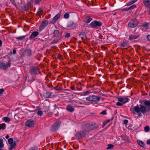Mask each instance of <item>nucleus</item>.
<instances>
[{
    "mask_svg": "<svg viewBox=\"0 0 150 150\" xmlns=\"http://www.w3.org/2000/svg\"><path fill=\"white\" fill-rule=\"evenodd\" d=\"M134 110L137 113V115L139 117L142 116V113L144 114L147 111V109L144 106L142 105H140L139 106L137 105L136 106L133 107Z\"/></svg>",
    "mask_w": 150,
    "mask_h": 150,
    "instance_id": "f257e3e1",
    "label": "nucleus"
},
{
    "mask_svg": "<svg viewBox=\"0 0 150 150\" xmlns=\"http://www.w3.org/2000/svg\"><path fill=\"white\" fill-rule=\"evenodd\" d=\"M97 128V125L95 123H89L86 124L85 126V131L89 132Z\"/></svg>",
    "mask_w": 150,
    "mask_h": 150,
    "instance_id": "f03ea898",
    "label": "nucleus"
},
{
    "mask_svg": "<svg viewBox=\"0 0 150 150\" xmlns=\"http://www.w3.org/2000/svg\"><path fill=\"white\" fill-rule=\"evenodd\" d=\"M117 99L118 102L116 103L117 106H122L124 104L128 102L129 100V98L126 97L118 98Z\"/></svg>",
    "mask_w": 150,
    "mask_h": 150,
    "instance_id": "7ed1b4c3",
    "label": "nucleus"
},
{
    "mask_svg": "<svg viewBox=\"0 0 150 150\" xmlns=\"http://www.w3.org/2000/svg\"><path fill=\"white\" fill-rule=\"evenodd\" d=\"M102 25V23L100 22L94 21L91 22L89 25L90 28H96L98 27L101 26Z\"/></svg>",
    "mask_w": 150,
    "mask_h": 150,
    "instance_id": "20e7f679",
    "label": "nucleus"
},
{
    "mask_svg": "<svg viewBox=\"0 0 150 150\" xmlns=\"http://www.w3.org/2000/svg\"><path fill=\"white\" fill-rule=\"evenodd\" d=\"M139 22L136 20H131L128 23V26L130 28H134L138 24Z\"/></svg>",
    "mask_w": 150,
    "mask_h": 150,
    "instance_id": "39448f33",
    "label": "nucleus"
},
{
    "mask_svg": "<svg viewBox=\"0 0 150 150\" xmlns=\"http://www.w3.org/2000/svg\"><path fill=\"white\" fill-rule=\"evenodd\" d=\"M11 65L10 61H8L6 64H5L3 62H0V69L5 70L7 68L10 67Z\"/></svg>",
    "mask_w": 150,
    "mask_h": 150,
    "instance_id": "423d86ee",
    "label": "nucleus"
},
{
    "mask_svg": "<svg viewBox=\"0 0 150 150\" xmlns=\"http://www.w3.org/2000/svg\"><path fill=\"white\" fill-rule=\"evenodd\" d=\"M61 124L60 122H56L52 126L51 128V130L52 132H55L59 127Z\"/></svg>",
    "mask_w": 150,
    "mask_h": 150,
    "instance_id": "0eeeda50",
    "label": "nucleus"
},
{
    "mask_svg": "<svg viewBox=\"0 0 150 150\" xmlns=\"http://www.w3.org/2000/svg\"><path fill=\"white\" fill-rule=\"evenodd\" d=\"M86 131H79L75 134V136L78 138H82L86 135Z\"/></svg>",
    "mask_w": 150,
    "mask_h": 150,
    "instance_id": "6e6552de",
    "label": "nucleus"
},
{
    "mask_svg": "<svg viewBox=\"0 0 150 150\" xmlns=\"http://www.w3.org/2000/svg\"><path fill=\"white\" fill-rule=\"evenodd\" d=\"M30 70L33 72L35 75L38 74L40 72L39 71L38 69L34 66L31 67H30Z\"/></svg>",
    "mask_w": 150,
    "mask_h": 150,
    "instance_id": "1a4fd4ad",
    "label": "nucleus"
},
{
    "mask_svg": "<svg viewBox=\"0 0 150 150\" xmlns=\"http://www.w3.org/2000/svg\"><path fill=\"white\" fill-rule=\"evenodd\" d=\"M25 124L26 126L28 127H32L34 125V122L33 120H28L26 121Z\"/></svg>",
    "mask_w": 150,
    "mask_h": 150,
    "instance_id": "9d476101",
    "label": "nucleus"
},
{
    "mask_svg": "<svg viewBox=\"0 0 150 150\" xmlns=\"http://www.w3.org/2000/svg\"><path fill=\"white\" fill-rule=\"evenodd\" d=\"M79 36L83 41H84L87 38L86 34L84 32H81L80 33Z\"/></svg>",
    "mask_w": 150,
    "mask_h": 150,
    "instance_id": "9b49d317",
    "label": "nucleus"
},
{
    "mask_svg": "<svg viewBox=\"0 0 150 150\" xmlns=\"http://www.w3.org/2000/svg\"><path fill=\"white\" fill-rule=\"evenodd\" d=\"M39 34V33L37 31L33 32L29 37V39L32 40L34 38Z\"/></svg>",
    "mask_w": 150,
    "mask_h": 150,
    "instance_id": "f8f14e48",
    "label": "nucleus"
},
{
    "mask_svg": "<svg viewBox=\"0 0 150 150\" xmlns=\"http://www.w3.org/2000/svg\"><path fill=\"white\" fill-rule=\"evenodd\" d=\"M13 141V139L12 138H10L8 140V143L11 145V146L12 147H14L16 145V142Z\"/></svg>",
    "mask_w": 150,
    "mask_h": 150,
    "instance_id": "ddd939ff",
    "label": "nucleus"
},
{
    "mask_svg": "<svg viewBox=\"0 0 150 150\" xmlns=\"http://www.w3.org/2000/svg\"><path fill=\"white\" fill-rule=\"evenodd\" d=\"M48 22L46 21L43 22L41 24L40 28L41 30L43 29L48 24Z\"/></svg>",
    "mask_w": 150,
    "mask_h": 150,
    "instance_id": "4468645a",
    "label": "nucleus"
},
{
    "mask_svg": "<svg viewBox=\"0 0 150 150\" xmlns=\"http://www.w3.org/2000/svg\"><path fill=\"white\" fill-rule=\"evenodd\" d=\"M143 3L145 7L147 8H150V1L149 0H143Z\"/></svg>",
    "mask_w": 150,
    "mask_h": 150,
    "instance_id": "2eb2a0df",
    "label": "nucleus"
},
{
    "mask_svg": "<svg viewBox=\"0 0 150 150\" xmlns=\"http://www.w3.org/2000/svg\"><path fill=\"white\" fill-rule=\"evenodd\" d=\"M53 34L55 37L57 38H59V39H61V35L60 34L58 30H55L53 32Z\"/></svg>",
    "mask_w": 150,
    "mask_h": 150,
    "instance_id": "dca6fc26",
    "label": "nucleus"
},
{
    "mask_svg": "<svg viewBox=\"0 0 150 150\" xmlns=\"http://www.w3.org/2000/svg\"><path fill=\"white\" fill-rule=\"evenodd\" d=\"M60 16V13H59L56 16H55L52 21V23L54 24L56 22L57 20Z\"/></svg>",
    "mask_w": 150,
    "mask_h": 150,
    "instance_id": "f3484780",
    "label": "nucleus"
},
{
    "mask_svg": "<svg viewBox=\"0 0 150 150\" xmlns=\"http://www.w3.org/2000/svg\"><path fill=\"white\" fill-rule=\"evenodd\" d=\"M66 110L68 111L72 112L74 111V109L71 105H68L67 106Z\"/></svg>",
    "mask_w": 150,
    "mask_h": 150,
    "instance_id": "a211bd4d",
    "label": "nucleus"
},
{
    "mask_svg": "<svg viewBox=\"0 0 150 150\" xmlns=\"http://www.w3.org/2000/svg\"><path fill=\"white\" fill-rule=\"evenodd\" d=\"M137 142L139 145L142 147H145V144L142 141L140 140H137Z\"/></svg>",
    "mask_w": 150,
    "mask_h": 150,
    "instance_id": "6ab92c4d",
    "label": "nucleus"
},
{
    "mask_svg": "<svg viewBox=\"0 0 150 150\" xmlns=\"http://www.w3.org/2000/svg\"><path fill=\"white\" fill-rule=\"evenodd\" d=\"M93 102H96L99 101L101 99V98L98 97L95 95H93Z\"/></svg>",
    "mask_w": 150,
    "mask_h": 150,
    "instance_id": "aec40b11",
    "label": "nucleus"
},
{
    "mask_svg": "<svg viewBox=\"0 0 150 150\" xmlns=\"http://www.w3.org/2000/svg\"><path fill=\"white\" fill-rule=\"evenodd\" d=\"M139 35H131L129 37V38L130 40L137 39L139 37Z\"/></svg>",
    "mask_w": 150,
    "mask_h": 150,
    "instance_id": "412c9836",
    "label": "nucleus"
},
{
    "mask_svg": "<svg viewBox=\"0 0 150 150\" xmlns=\"http://www.w3.org/2000/svg\"><path fill=\"white\" fill-rule=\"evenodd\" d=\"M24 53L27 56H30L31 54V51L30 50H27L25 51Z\"/></svg>",
    "mask_w": 150,
    "mask_h": 150,
    "instance_id": "4be33fe9",
    "label": "nucleus"
},
{
    "mask_svg": "<svg viewBox=\"0 0 150 150\" xmlns=\"http://www.w3.org/2000/svg\"><path fill=\"white\" fill-rule=\"evenodd\" d=\"M42 12L43 11L42 10V8H39L38 11L37 12V14L40 17V18H41V15Z\"/></svg>",
    "mask_w": 150,
    "mask_h": 150,
    "instance_id": "5701e85b",
    "label": "nucleus"
},
{
    "mask_svg": "<svg viewBox=\"0 0 150 150\" xmlns=\"http://www.w3.org/2000/svg\"><path fill=\"white\" fill-rule=\"evenodd\" d=\"M93 95L90 96L88 97H87L86 98V100L88 101H90L93 102Z\"/></svg>",
    "mask_w": 150,
    "mask_h": 150,
    "instance_id": "b1692460",
    "label": "nucleus"
},
{
    "mask_svg": "<svg viewBox=\"0 0 150 150\" xmlns=\"http://www.w3.org/2000/svg\"><path fill=\"white\" fill-rule=\"evenodd\" d=\"M51 93L49 92H46L44 93L43 96L45 98H50Z\"/></svg>",
    "mask_w": 150,
    "mask_h": 150,
    "instance_id": "393cba45",
    "label": "nucleus"
},
{
    "mask_svg": "<svg viewBox=\"0 0 150 150\" xmlns=\"http://www.w3.org/2000/svg\"><path fill=\"white\" fill-rule=\"evenodd\" d=\"M74 24V22L73 21H70L67 23V27H71L73 26Z\"/></svg>",
    "mask_w": 150,
    "mask_h": 150,
    "instance_id": "a878e982",
    "label": "nucleus"
},
{
    "mask_svg": "<svg viewBox=\"0 0 150 150\" xmlns=\"http://www.w3.org/2000/svg\"><path fill=\"white\" fill-rule=\"evenodd\" d=\"M128 43L127 42L125 41L122 44L120 45V47H126Z\"/></svg>",
    "mask_w": 150,
    "mask_h": 150,
    "instance_id": "bb28decb",
    "label": "nucleus"
},
{
    "mask_svg": "<svg viewBox=\"0 0 150 150\" xmlns=\"http://www.w3.org/2000/svg\"><path fill=\"white\" fill-rule=\"evenodd\" d=\"M92 19L88 17L86 18V19L84 21V22L85 23H88L91 21Z\"/></svg>",
    "mask_w": 150,
    "mask_h": 150,
    "instance_id": "cd10ccee",
    "label": "nucleus"
},
{
    "mask_svg": "<svg viewBox=\"0 0 150 150\" xmlns=\"http://www.w3.org/2000/svg\"><path fill=\"white\" fill-rule=\"evenodd\" d=\"M137 0H132L130 2H128L126 5L127 6H130L132 4H134L136 1H137Z\"/></svg>",
    "mask_w": 150,
    "mask_h": 150,
    "instance_id": "c85d7f7f",
    "label": "nucleus"
},
{
    "mask_svg": "<svg viewBox=\"0 0 150 150\" xmlns=\"http://www.w3.org/2000/svg\"><path fill=\"white\" fill-rule=\"evenodd\" d=\"M6 125L5 123L0 124V129H4L5 128Z\"/></svg>",
    "mask_w": 150,
    "mask_h": 150,
    "instance_id": "c756f323",
    "label": "nucleus"
},
{
    "mask_svg": "<svg viewBox=\"0 0 150 150\" xmlns=\"http://www.w3.org/2000/svg\"><path fill=\"white\" fill-rule=\"evenodd\" d=\"M144 130L145 132H148L150 130V127L149 126H146L144 128Z\"/></svg>",
    "mask_w": 150,
    "mask_h": 150,
    "instance_id": "7c9ffc66",
    "label": "nucleus"
},
{
    "mask_svg": "<svg viewBox=\"0 0 150 150\" xmlns=\"http://www.w3.org/2000/svg\"><path fill=\"white\" fill-rule=\"evenodd\" d=\"M25 36L23 35L21 36L16 37V38L18 40H23L25 38Z\"/></svg>",
    "mask_w": 150,
    "mask_h": 150,
    "instance_id": "2f4dec72",
    "label": "nucleus"
},
{
    "mask_svg": "<svg viewBox=\"0 0 150 150\" xmlns=\"http://www.w3.org/2000/svg\"><path fill=\"white\" fill-rule=\"evenodd\" d=\"M3 139H0V148H2L4 146L3 142Z\"/></svg>",
    "mask_w": 150,
    "mask_h": 150,
    "instance_id": "473e14b6",
    "label": "nucleus"
},
{
    "mask_svg": "<svg viewBox=\"0 0 150 150\" xmlns=\"http://www.w3.org/2000/svg\"><path fill=\"white\" fill-rule=\"evenodd\" d=\"M108 146V147L106 148L107 149H112L114 147V145L112 144H109Z\"/></svg>",
    "mask_w": 150,
    "mask_h": 150,
    "instance_id": "72a5a7b5",
    "label": "nucleus"
},
{
    "mask_svg": "<svg viewBox=\"0 0 150 150\" xmlns=\"http://www.w3.org/2000/svg\"><path fill=\"white\" fill-rule=\"evenodd\" d=\"M144 104L147 106H150V101L146 100L144 102Z\"/></svg>",
    "mask_w": 150,
    "mask_h": 150,
    "instance_id": "f704fd0d",
    "label": "nucleus"
},
{
    "mask_svg": "<svg viewBox=\"0 0 150 150\" xmlns=\"http://www.w3.org/2000/svg\"><path fill=\"white\" fill-rule=\"evenodd\" d=\"M3 119L6 122H9L10 121V119L7 117H4Z\"/></svg>",
    "mask_w": 150,
    "mask_h": 150,
    "instance_id": "c9c22d12",
    "label": "nucleus"
},
{
    "mask_svg": "<svg viewBox=\"0 0 150 150\" xmlns=\"http://www.w3.org/2000/svg\"><path fill=\"white\" fill-rule=\"evenodd\" d=\"M69 14L67 13H65L64 16V17L65 18H68L69 17Z\"/></svg>",
    "mask_w": 150,
    "mask_h": 150,
    "instance_id": "e433bc0d",
    "label": "nucleus"
},
{
    "mask_svg": "<svg viewBox=\"0 0 150 150\" xmlns=\"http://www.w3.org/2000/svg\"><path fill=\"white\" fill-rule=\"evenodd\" d=\"M142 25L143 26L146 27H148L149 26L148 23L146 22H145L143 23H142Z\"/></svg>",
    "mask_w": 150,
    "mask_h": 150,
    "instance_id": "4c0bfd02",
    "label": "nucleus"
},
{
    "mask_svg": "<svg viewBox=\"0 0 150 150\" xmlns=\"http://www.w3.org/2000/svg\"><path fill=\"white\" fill-rule=\"evenodd\" d=\"M59 40H60V39H55L51 42V43H53V44L56 43L58 42Z\"/></svg>",
    "mask_w": 150,
    "mask_h": 150,
    "instance_id": "58836bf2",
    "label": "nucleus"
},
{
    "mask_svg": "<svg viewBox=\"0 0 150 150\" xmlns=\"http://www.w3.org/2000/svg\"><path fill=\"white\" fill-rule=\"evenodd\" d=\"M136 5H132L130 7L128 8V10H130L132 9H134V8H135L136 7Z\"/></svg>",
    "mask_w": 150,
    "mask_h": 150,
    "instance_id": "ea45409f",
    "label": "nucleus"
},
{
    "mask_svg": "<svg viewBox=\"0 0 150 150\" xmlns=\"http://www.w3.org/2000/svg\"><path fill=\"white\" fill-rule=\"evenodd\" d=\"M91 93V91L90 90H88L84 92V95H88L89 93Z\"/></svg>",
    "mask_w": 150,
    "mask_h": 150,
    "instance_id": "a19ab883",
    "label": "nucleus"
},
{
    "mask_svg": "<svg viewBox=\"0 0 150 150\" xmlns=\"http://www.w3.org/2000/svg\"><path fill=\"white\" fill-rule=\"evenodd\" d=\"M37 114L38 115L41 116L42 115L43 112L42 111L38 110L37 112Z\"/></svg>",
    "mask_w": 150,
    "mask_h": 150,
    "instance_id": "79ce46f5",
    "label": "nucleus"
},
{
    "mask_svg": "<svg viewBox=\"0 0 150 150\" xmlns=\"http://www.w3.org/2000/svg\"><path fill=\"white\" fill-rule=\"evenodd\" d=\"M100 114L103 115H105L107 114L106 110H103L100 113Z\"/></svg>",
    "mask_w": 150,
    "mask_h": 150,
    "instance_id": "37998d69",
    "label": "nucleus"
},
{
    "mask_svg": "<svg viewBox=\"0 0 150 150\" xmlns=\"http://www.w3.org/2000/svg\"><path fill=\"white\" fill-rule=\"evenodd\" d=\"M57 86L55 87L54 88L55 90H56L57 91H59V90H60L62 89V88H57Z\"/></svg>",
    "mask_w": 150,
    "mask_h": 150,
    "instance_id": "c03bdc74",
    "label": "nucleus"
},
{
    "mask_svg": "<svg viewBox=\"0 0 150 150\" xmlns=\"http://www.w3.org/2000/svg\"><path fill=\"white\" fill-rule=\"evenodd\" d=\"M4 91V89H0V95H1Z\"/></svg>",
    "mask_w": 150,
    "mask_h": 150,
    "instance_id": "a18cd8bd",
    "label": "nucleus"
},
{
    "mask_svg": "<svg viewBox=\"0 0 150 150\" xmlns=\"http://www.w3.org/2000/svg\"><path fill=\"white\" fill-rule=\"evenodd\" d=\"M65 37L66 38H68L70 36V34L69 33H66L65 35Z\"/></svg>",
    "mask_w": 150,
    "mask_h": 150,
    "instance_id": "49530a36",
    "label": "nucleus"
},
{
    "mask_svg": "<svg viewBox=\"0 0 150 150\" xmlns=\"http://www.w3.org/2000/svg\"><path fill=\"white\" fill-rule=\"evenodd\" d=\"M128 122V120H125L123 121V123L125 124H127Z\"/></svg>",
    "mask_w": 150,
    "mask_h": 150,
    "instance_id": "de8ad7c7",
    "label": "nucleus"
},
{
    "mask_svg": "<svg viewBox=\"0 0 150 150\" xmlns=\"http://www.w3.org/2000/svg\"><path fill=\"white\" fill-rule=\"evenodd\" d=\"M122 10L123 11H127L129 10H128V8H123L122 9Z\"/></svg>",
    "mask_w": 150,
    "mask_h": 150,
    "instance_id": "09e8293b",
    "label": "nucleus"
},
{
    "mask_svg": "<svg viewBox=\"0 0 150 150\" xmlns=\"http://www.w3.org/2000/svg\"><path fill=\"white\" fill-rule=\"evenodd\" d=\"M147 39L148 40L150 41V35H148L147 36Z\"/></svg>",
    "mask_w": 150,
    "mask_h": 150,
    "instance_id": "8fccbe9b",
    "label": "nucleus"
},
{
    "mask_svg": "<svg viewBox=\"0 0 150 150\" xmlns=\"http://www.w3.org/2000/svg\"><path fill=\"white\" fill-rule=\"evenodd\" d=\"M54 110H55L56 108H58V109L59 108L58 107L57 105L56 104H55L54 105Z\"/></svg>",
    "mask_w": 150,
    "mask_h": 150,
    "instance_id": "3c124183",
    "label": "nucleus"
},
{
    "mask_svg": "<svg viewBox=\"0 0 150 150\" xmlns=\"http://www.w3.org/2000/svg\"><path fill=\"white\" fill-rule=\"evenodd\" d=\"M146 143L147 144L149 145V144H150V139H148L147 141H146Z\"/></svg>",
    "mask_w": 150,
    "mask_h": 150,
    "instance_id": "603ef678",
    "label": "nucleus"
},
{
    "mask_svg": "<svg viewBox=\"0 0 150 150\" xmlns=\"http://www.w3.org/2000/svg\"><path fill=\"white\" fill-rule=\"evenodd\" d=\"M84 104L85 105H88L91 104V103L90 102L84 103Z\"/></svg>",
    "mask_w": 150,
    "mask_h": 150,
    "instance_id": "864d4df0",
    "label": "nucleus"
},
{
    "mask_svg": "<svg viewBox=\"0 0 150 150\" xmlns=\"http://www.w3.org/2000/svg\"><path fill=\"white\" fill-rule=\"evenodd\" d=\"M28 150H37V148H32Z\"/></svg>",
    "mask_w": 150,
    "mask_h": 150,
    "instance_id": "5fc2aeb1",
    "label": "nucleus"
},
{
    "mask_svg": "<svg viewBox=\"0 0 150 150\" xmlns=\"http://www.w3.org/2000/svg\"><path fill=\"white\" fill-rule=\"evenodd\" d=\"M16 49H13V54H16Z\"/></svg>",
    "mask_w": 150,
    "mask_h": 150,
    "instance_id": "6e6d98bb",
    "label": "nucleus"
},
{
    "mask_svg": "<svg viewBox=\"0 0 150 150\" xmlns=\"http://www.w3.org/2000/svg\"><path fill=\"white\" fill-rule=\"evenodd\" d=\"M62 55L60 54H59L58 55V58L59 59H61L62 57Z\"/></svg>",
    "mask_w": 150,
    "mask_h": 150,
    "instance_id": "4d7b16f0",
    "label": "nucleus"
},
{
    "mask_svg": "<svg viewBox=\"0 0 150 150\" xmlns=\"http://www.w3.org/2000/svg\"><path fill=\"white\" fill-rule=\"evenodd\" d=\"M31 3L32 2H31V1H30L29 2H28V4H27V5L29 6H30L31 4Z\"/></svg>",
    "mask_w": 150,
    "mask_h": 150,
    "instance_id": "13d9d810",
    "label": "nucleus"
},
{
    "mask_svg": "<svg viewBox=\"0 0 150 150\" xmlns=\"http://www.w3.org/2000/svg\"><path fill=\"white\" fill-rule=\"evenodd\" d=\"M2 41L1 40H0V47L2 46Z\"/></svg>",
    "mask_w": 150,
    "mask_h": 150,
    "instance_id": "bf43d9fd",
    "label": "nucleus"
},
{
    "mask_svg": "<svg viewBox=\"0 0 150 150\" xmlns=\"http://www.w3.org/2000/svg\"><path fill=\"white\" fill-rule=\"evenodd\" d=\"M71 88L72 90H75V88H74V86H72V87H71Z\"/></svg>",
    "mask_w": 150,
    "mask_h": 150,
    "instance_id": "052dcab7",
    "label": "nucleus"
},
{
    "mask_svg": "<svg viewBox=\"0 0 150 150\" xmlns=\"http://www.w3.org/2000/svg\"><path fill=\"white\" fill-rule=\"evenodd\" d=\"M7 139H8L9 137V136L8 135H7L5 137Z\"/></svg>",
    "mask_w": 150,
    "mask_h": 150,
    "instance_id": "680f3d73",
    "label": "nucleus"
},
{
    "mask_svg": "<svg viewBox=\"0 0 150 150\" xmlns=\"http://www.w3.org/2000/svg\"><path fill=\"white\" fill-rule=\"evenodd\" d=\"M58 112H57V113H56L55 114H54V115L55 116H57L58 115Z\"/></svg>",
    "mask_w": 150,
    "mask_h": 150,
    "instance_id": "e2e57ef3",
    "label": "nucleus"
},
{
    "mask_svg": "<svg viewBox=\"0 0 150 150\" xmlns=\"http://www.w3.org/2000/svg\"><path fill=\"white\" fill-rule=\"evenodd\" d=\"M13 147H11H11L9 149V150H12V149H13Z\"/></svg>",
    "mask_w": 150,
    "mask_h": 150,
    "instance_id": "0e129e2a",
    "label": "nucleus"
},
{
    "mask_svg": "<svg viewBox=\"0 0 150 150\" xmlns=\"http://www.w3.org/2000/svg\"><path fill=\"white\" fill-rule=\"evenodd\" d=\"M107 8V7H104V8H100V9H106Z\"/></svg>",
    "mask_w": 150,
    "mask_h": 150,
    "instance_id": "69168bd1",
    "label": "nucleus"
},
{
    "mask_svg": "<svg viewBox=\"0 0 150 150\" xmlns=\"http://www.w3.org/2000/svg\"><path fill=\"white\" fill-rule=\"evenodd\" d=\"M49 114L50 115H52V112H50L49 113Z\"/></svg>",
    "mask_w": 150,
    "mask_h": 150,
    "instance_id": "338daca9",
    "label": "nucleus"
},
{
    "mask_svg": "<svg viewBox=\"0 0 150 150\" xmlns=\"http://www.w3.org/2000/svg\"><path fill=\"white\" fill-rule=\"evenodd\" d=\"M2 148H0V150H3L2 149Z\"/></svg>",
    "mask_w": 150,
    "mask_h": 150,
    "instance_id": "774afa93",
    "label": "nucleus"
}]
</instances>
